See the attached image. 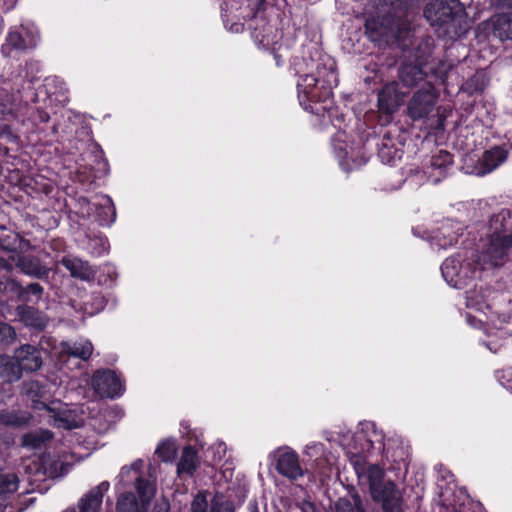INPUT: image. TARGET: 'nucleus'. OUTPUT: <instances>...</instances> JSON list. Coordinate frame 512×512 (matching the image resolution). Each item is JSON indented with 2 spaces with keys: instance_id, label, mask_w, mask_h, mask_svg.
Returning <instances> with one entry per match:
<instances>
[{
  "instance_id": "nucleus-19",
  "label": "nucleus",
  "mask_w": 512,
  "mask_h": 512,
  "mask_svg": "<svg viewBox=\"0 0 512 512\" xmlns=\"http://www.w3.org/2000/svg\"><path fill=\"white\" fill-rule=\"evenodd\" d=\"M469 264L463 265L460 260L449 257L441 265V272L444 279L454 287H459L462 280L467 277Z\"/></svg>"
},
{
  "instance_id": "nucleus-2",
  "label": "nucleus",
  "mask_w": 512,
  "mask_h": 512,
  "mask_svg": "<svg viewBox=\"0 0 512 512\" xmlns=\"http://www.w3.org/2000/svg\"><path fill=\"white\" fill-rule=\"evenodd\" d=\"M419 0H392L388 12L382 16L368 18L366 34L372 41L406 38L410 30L409 15Z\"/></svg>"
},
{
  "instance_id": "nucleus-21",
  "label": "nucleus",
  "mask_w": 512,
  "mask_h": 512,
  "mask_svg": "<svg viewBox=\"0 0 512 512\" xmlns=\"http://www.w3.org/2000/svg\"><path fill=\"white\" fill-rule=\"evenodd\" d=\"M508 157V150L501 146H494L489 150H486L479 163V175H486L500 165H502Z\"/></svg>"
},
{
  "instance_id": "nucleus-31",
  "label": "nucleus",
  "mask_w": 512,
  "mask_h": 512,
  "mask_svg": "<svg viewBox=\"0 0 512 512\" xmlns=\"http://www.w3.org/2000/svg\"><path fill=\"white\" fill-rule=\"evenodd\" d=\"M62 352L68 356L87 361L93 352V345L90 341L65 342L62 346Z\"/></svg>"
},
{
  "instance_id": "nucleus-40",
  "label": "nucleus",
  "mask_w": 512,
  "mask_h": 512,
  "mask_svg": "<svg viewBox=\"0 0 512 512\" xmlns=\"http://www.w3.org/2000/svg\"><path fill=\"white\" fill-rule=\"evenodd\" d=\"M21 238L18 234L10 233L0 236V249L6 252H14L20 247Z\"/></svg>"
},
{
  "instance_id": "nucleus-53",
  "label": "nucleus",
  "mask_w": 512,
  "mask_h": 512,
  "mask_svg": "<svg viewBox=\"0 0 512 512\" xmlns=\"http://www.w3.org/2000/svg\"><path fill=\"white\" fill-rule=\"evenodd\" d=\"M34 96H36V94H35V93H34ZM32 101H33V102H36V97H34V98L32 99Z\"/></svg>"
},
{
  "instance_id": "nucleus-46",
  "label": "nucleus",
  "mask_w": 512,
  "mask_h": 512,
  "mask_svg": "<svg viewBox=\"0 0 512 512\" xmlns=\"http://www.w3.org/2000/svg\"><path fill=\"white\" fill-rule=\"evenodd\" d=\"M248 7L251 10L250 17H255L259 12L265 10L266 0H247Z\"/></svg>"
},
{
  "instance_id": "nucleus-5",
  "label": "nucleus",
  "mask_w": 512,
  "mask_h": 512,
  "mask_svg": "<svg viewBox=\"0 0 512 512\" xmlns=\"http://www.w3.org/2000/svg\"><path fill=\"white\" fill-rule=\"evenodd\" d=\"M438 99L436 88L431 82H425L407 103L406 113L412 121L427 118L434 110Z\"/></svg>"
},
{
  "instance_id": "nucleus-45",
  "label": "nucleus",
  "mask_w": 512,
  "mask_h": 512,
  "mask_svg": "<svg viewBox=\"0 0 512 512\" xmlns=\"http://www.w3.org/2000/svg\"><path fill=\"white\" fill-rule=\"evenodd\" d=\"M498 380L506 389L512 391V370L503 369L497 373Z\"/></svg>"
},
{
  "instance_id": "nucleus-41",
  "label": "nucleus",
  "mask_w": 512,
  "mask_h": 512,
  "mask_svg": "<svg viewBox=\"0 0 512 512\" xmlns=\"http://www.w3.org/2000/svg\"><path fill=\"white\" fill-rule=\"evenodd\" d=\"M16 339L14 327L6 322L0 321V343L10 344Z\"/></svg>"
},
{
  "instance_id": "nucleus-35",
  "label": "nucleus",
  "mask_w": 512,
  "mask_h": 512,
  "mask_svg": "<svg viewBox=\"0 0 512 512\" xmlns=\"http://www.w3.org/2000/svg\"><path fill=\"white\" fill-rule=\"evenodd\" d=\"M117 512H147L132 492L122 493L116 503Z\"/></svg>"
},
{
  "instance_id": "nucleus-16",
  "label": "nucleus",
  "mask_w": 512,
  "mask_h": 512,
  "mask_svg": "<svg viewBox=\"0 0 512 512\" xmlns=\"http://www.w3.org/2000/svg\"><path fill=\"white\" fill-rule=\"evenodd\" d=\"M5 290L15 295L19 301L23 302L22 304L32 301L33 297L38 301L44 293V287L39 283L33 282L23 286L16 279L7 280Z\"/></svg>"
},
{
  "instance_id": "nucleus-13",
  "label": "nucleus",
  "mask_w": 512,
  "mask_h": 512,
  "mask_svg": "<svg viewBox=\"0 0 512 512\" xmlns=\"http://www.w3.org/2000/svg\"><path fill=\"white\" fill-rule=\"evenodd\" d=\"M16 267L21 273L35 279H48L50 268L42 264L35 255H18L15 260Z\"/></svg>"
},
{
  "instance_id": "nucleus-26",
  "label": "nucleus",
  "mask_w": 512,
  "mask_h": 512,
  "mask_svg": "<svg viewBox=\"0 0 512 512\" xmlns=\"http://www.w3.org/2000/svg\"><path fill=\"white\" fill-rule=\"evenodd\" d=\"M349 497L339 498L334 505V512H367L360 494L354 487L349 489Z\"/></svg>"
},
{
  "instance_id": "nucleus-17",
  "label": "nucleus",
  "mask_w": 512,
  "mask_h": 512,
  "mask_svg": "<svg viewBox=\"0 0 512 512\" xmlns=\"http://www.w3.org/2000/svg\"><path fill=\"white\" fill-rule=\"evenodd\" d=\"M276 470L291 480H296L304 475V470L299 463V456L295 451L281 453L276 462Z\"/></svg>"
},
{
  "instance_id": "nucleus-37",
  "label": "nucleus",
  "mask_w": 512,
  "mask_h": 512,
  "mask_svg": "<svg viewBox=\"0 0 512 512\" xmlns=\"http://www.w3.org/2000/svg\"><path fill=\"white\" fill-rule=\"evenodd\" d=\"M155 454L163 461H173L177 454L176 441L173 439H166L160 442L155 450Z\"/></svg>"
},
{
  "instance_id": "nucleus-34",
  "label": "nucleus",
  "mask_w": 512,
  "mask_h": 512,
  "mask_svg": "<svg viewBox=\"0 0 512 512\" xmlns=\"http://www.w3.org/2000/svg\"><path fill=\"white\" fill-rule=\"evenodd\" d=\"M493 35L500 40L512 39V13L496 17L493 22Z\"/></svg>"
},
{
  "instance_id": "nucleus-28",
  "label": "nucleus",
  "mask_w": 512,
  "mask_h": 512,
  "mask_svg": "<svg viewBox=\"0 0 512 512\" xmlns=\"http://www.w3.org/2000/svg\"><path fill=\"white\" fill-rule=\"evenodd\" d=\"M489 223L493 234H512V210L501 209L491 216Z\"/></svg>"
},
{
  "instance_id": "nucleus-32",
  "label": "nucleus",
  "mask_w": 512,
  "mask_h": 512,
  "mask_svg": "<svg viewBox=\"0 0 512 512\" xmlns=\"http://www.w3.org/2000/svg\"><path fill=\"white\" fill-rule=\"evenodd\" d=\"M136 491L139 497L138 501L142 504L143 510H148L155 496V485L150 480L137 476Z\"/></svg>"
},
{
  "instance_id": "nucleus-33",
  "label": "nucleus",
  "mask_w": 512,
  "mask_h": 512,
  "mask_svg": "<svg viewBox=\"0 0 512 512\" xmlns=\"http://www.w3.org/2000/svg\"><path fill=\"white\" fill-rule=\"evenodd\" d=\"M106 304L107 301L101 292H93L81 302L80 309L85 315L94 316L100 313Z\"/></svg>"
},
{
  "instance_id": "nucleus-39",
  "label": "nucleus",
  "mask_w": 512,
  "mask_h": 512,
  "mask_svg": "<svg viewBox=\"0 0 512 512\" xmlns=\"http://www.w3.org/2000/svg\"><path fill=\"white\" fill-rule=\"evenodd\" d=\"M97 215L102 226H109L115 221L116 209L110 197H107V205L101 206Z\"/></svg>"
},
{
  "instance_id": "nucleus-51",
  "label": "nucleus",
  "mask_w": 512,
  "mask_h": 512,
  "mask_svg": "<svg viewBox=\"0 0 512 512\" xmlns=\"http://www.w3.org/2000/svg\"><path fill=\"white\" fill-rule=\"evenodd\" d=\"M37 473H41L43 476L45 477H53L54 474L53 472H50L48 473V471L46 470V468H43L42 466H40L38 469H37Z\"/></svg>"
},
{
  "instance_id": "nucleus-38",
  "label": "nucleus",
  "mask_w": 512,
  "mask_h": 512,
  "mask_svg": "<svg viewBox=\"0 0 512 512\" xmlns=\"http://www.w3.org/2000/svg\"><path fill=\"white\" fill-rule=\"evenodd\" d=\"M19 479L15 473H0V497L17 491Z\"/></svg>"
},
{
  "instance_id": "nucleus-25",
  "label": "nucleus",
  "mask_w": 512,
  "mask_h": 512,
  "mask_svg": "<svg viewBox=\"0 0 512 512\" xmlns=\"http://www.w3.org/2000/svg\"><path fill=\"white\" fill-rule=\"evenodd\" d=\"M23 372L17 362L15 355H0V379L6 383L18 381Z\"/></svg>"
},
{
  "instance_id": "nucleus-22",
  "label": "nucleus",
  "mask_w": 512,
  "mask_h": 512,
  "mask_svg": "<svg viewBox=\"0 0 512 512\" xmlns=\"http://www.w3.org/2000/svg\"><path fill=\"white\" fill-rule=\"evenodd\" d=\"M426 72L420 65L414 63H403L398 69V78L402 85L407 88H413L420 83L426 82Z\"/></svg>"
},
{
  "instance_id": "nucleus-50",
  "label": "nucleus",
  "mask_w": 512,
  "mask_h": 512,
  "mask_svg": "<svg viewBox=\"0 0 512 512\" xmlns=\"http://www.w3.org/2000/svg\"><path fill=\"white\" fill-rule=\"evenodd\" d=\"M153 512H169V504L156 506Z\"/></svg>"
},
{
  "instance_id": "nucleus-23",
  "label": "nucleus",
  "mask_w": 512,
  "mask_h": 512,
  "mask_svg": "<svg viewBox=\"0 0 512 512\" xmlns=\"http://www.w3.org/2000/svg\"><path fill=\"white\" fill-rule=\"evenodd\" d=\"M199 466L200 461L196 449L191 445L185 446L177 463V474L192 477Z\"/></svg>"
},
{
  "instance_id": "nucleus-6",
  "label": "nucleus",
  "mask_w": 512,
  "mask_h": 512,
  "mask_svg": "<svg viewBox=\"0 0 512 512\" xmlns=\"http://www.w3.org/2000/svg\"><path fill=\"white\" fill-rule=\"evenodd\" d=\"M92 387L101 398L116 399L125 392L121 377L110 369L96 370L92 376Z\"/></svg>"
},
{
  "instance_id": "nucleus-52",
  "label": "nucleus",
  "mask_w": 512,
  "mask_h": 512,
  "mask_svg": "<svg viewBox=\"0 0 512 512\" xmlns=\"http://www.w3.org/2000/svg\"><path fill=\"white\" fill-rule=\"evenodd\" d=\"M5 1H6V3H8L7 9H12V8H14V6L16 5L18 0H5Z\"/></svg>"
},
{
  "instance_id": "nucleus-36",
  "label": "nucleus",
  "mask_w": 512,
  "mask_h": 512,
  "mask_svg": "<svg viewBox=\"0 0 512 512\" xmlns=\"http://www.w3.org/2000/svg\"><path fill=\"white\" fill-rule=\"evenodd\" d=\"M143 467V460L137 459L129 466H123L118 475L119 483L123 486L128 485L132 479L140 476V470Z\"/></svg>"
},
{
  "instance_id": "nucleus-29",
  "label": "nucleus",
  "mask_w": 512,
  "mask_h": 512,
  "mask_svg": "<svg viewBox=\"0 0 512 512\" xmlns=\"http://www.w3.org/2000/svg\"><path fill=\"white\" fill-rule=\"evenodd\" d=\"M83 248L93 257H100L108 252V239L101 233H88Z\"/></svg>"
},
{
  "instance_id": "nucleus-18",
  "label": "nucleus",
  "mask_w": 512,
  "mask_h": 512,
  "mask_svg": "<svg viewBox=\"0 0 512 512\" xmlns=\"http://www.w3.org/2000/svg\"><path fill=\"white\" fill-rule=\"evenodd\" d=\"M55 404V402H52L44 409L49 413L51 425L68 430L76 428L77 422L72 411L60 402L57 405Z\"/></svg>"
},
{
  "instance_id": "nucleus-11",
  "label": "nucleus",
  "mask_w": 512,
  "mask_h": 512,
  "mask_svg": "<svg viewBox=\"0 0 512 512\" xmlns=\"http://www.w3.org/2000/svg\"><path fill=\"white\" fill-rule=\"evenodd\" d=\"M452 165L453 155L446 150H440L431 156L425 173L429 175L433 183L437 184L448 175Z\"/></svg>"
},
{
  "instance_id": "nucleus-42",
  "label": "nucleus",
  "mask_w": 512,
  "mask_h": 512,
  "mask_svg": "<svg viewBox=\"0 0 512 512\" xmlns=\"http://www.w3.org/2000/svg\"><path fill=\"white\" fill-rule=\"evenodd\" d=\"M234 505L231 501L220 500L215 496L211 501L210 512H234Z\"/></svg>"
},
{
  "instance_id": "nucleus-8",
  "label": "nucleus",
  "mask_w": 512,
  "mask_h": 512,
  "mask_svg": "<svg viewBox=\"0 0 512 512\" xmlns=\"http://www.w3.org/2000/svg\"><path fill=\"white\" fill-rule=\"evenodd\" d=\"M37 41V37L25 28L11 30L1 46V54L4 57H12L13 52L24 53L28 49L35 48Z\"/></svg>"
},
{
  "instance_id": "nucleus-43",
  "label": "nucleus",
  "mask_w": 512,
  "mask_h": 512,
  "mask_svg": "<svg viewBox=\"0 0 512 512\" xmlns=\"http://www.w3.org/2000/svg\"><path fill=\"white\" fill-rule=\"evenodd\" d=\"M208 502L204 492L200 491L191 503V512H207Z\"/></svg>"
},
{
  "instance_id": "nucleus-20",
  "label": "nucleus",
  "mask_w": 512,
  "mask_h": 512,
  "mask_svg": "<svg viewBox=\"0 0 512 512\" xmlns=\"http://www.w3.org/2000/svg\"><path fill=\"white\" fill-rule=\"evenodd\" d=\"M110 484L108 481H103L99 485L90 489L79 500L80 512H98L103 501L104 493L108 491Z\"/></svg>"
},
{
  "instance_id": "nucleus-14",
  "label": "nucleus",
  "mask_w": 512,
  "mask_h": 512,
  "mask_svg": "<svg viewBox=\"0 0 512 512\" xmlns=\"http://www.w3.org/2000/svg\"><path fill=\"white\" fill-rule=\"evenodd\" d=\"M59 263L69 271L73 278L87 282L95 279L97 270L86 260L79 257L64 256Z\"/></svg>"
},
{
  "instance_id": "nucleus-15",
  "label": "nucleus",
  "mask_w": 512,
  "mask_h": 512,
  "mask_svg": "<svg viewBox=\"0 0 512 512\" xmlns=\"http://www.w3.org/2000/svg\"><path fill=\"white\" fill-rule=\"evenodd\" d=\"M14 355L22 372H35L42 366L41 352L33 345L25 344L20 346L15 350Z\"/></svg>"
},
{
  "instance_id": "nucleus-47",
  "label": "nucleus",
  "mask_w": 512,
  "mask_h": 512,
  "mask_svg": "<svg viewBox=\"0 0 512 512\" xmlns=\"http://www.w3.org/2000/svg\"><path fill=\"white\" fill-rule=\"evenodd\" d=\"M35 118L39 120V122L46 123L50 120V115L43 109H37Z\"/></svg>"
},
{
  "instance_id": "nucleus-4",
  "label": "nucleus",
  "mask_w": 512,
  "mask_h": 512,
  "mask_svg": "<svg viewBox=\"0 0 512 512\" xmlns=\"http://www.w3.org/2000/svg\"><path fill=\"white\" fill-rule=\"evenodd\" d=\"M423 14L429 24L444 35H458L465 30L463 24L467 15L459 0H434L425 6Z\"/></svg>"
},
{
  "instance_id": "nucleus-1",
  "label": "nucleus",
  "mask_w": 512,
  "mask_h": 512,
  "mask_svg": "<svg viewBox=\"0 0 512 512\" xmlns=\"http://www.w3.org/2000/svg\"><path fill=\"white\" fill-rule=\"evenodd\" d=\"M316 55V59L311 57L306 64L310 72L299 76L298 97L311 102H325L332 97V90L338 85L337 67L335 61L328 55L318 51Z\"/></svg>"
},
{
  "instance_id": "nucleus-24",
  "label": "nucleus",
  "mask_w": 512,
  "mask_h": 512,
  "mask_svg": "<svg viewBox=\"0 0 512 512\" xmlns=\"http://www.w3.org/2000/svg\"><path fill=\"white\" fill-rule=\"evenodd\" d=\"M33 416L28 411L0 410V425L11 428H23L30 424Z\"/></svg>"
},
{
  "instance_id": "nucleus-30",
  "label": "nucleus",
  "mask_w": 512,
  "mask_h": 512,
  "mask_svg": "<svg viewBox=\"0 0 512 512\" xmlns=\"http://www.w3.org/2000/svg\"><path fill=\"white\" fill-rule=\"evenodd\" d=\"M53 438V433L47 429H38L25 433L21 445L28 449H41Z\"/></svg>"
},
{
  "instance_id": "nucleus-27",
  "label": "nucleus",
  "mask_w": 512,
  "mask_h": 512,
  "mask_svg": "<svg viewBox=\"0 0 512 512\" xmlns=\"http://www.w3.org/2000/svg\"><path fill=\"white\" fill-rule=\"evenodd\" d=\"M378 158L384 164L392 165L402 157V151L398 149L390 137L384 136L377 142Z\"/></svg>"
},
{
  "instance_id": "nucleus-12",
  "label": "nucleus",
  "mask_w": 512,
  "mask_h": 512,
  "mask_svg": "<svg viewBox=\"0 0 512 512\" xmlns=\"http://www.w3.org/2000/svg\"><path fill=\"white\" fill-rule=\"evenodd\" d=\"M22 393L31 401L34 409L44 410L48 407L49 387L45 382L38 380L24 381L22 384Z\"/></svg>"
},
{
  "instance_id": "nucleus-10",
  "label": "nucleus",
  "mask_w": 512,
  "mask_h": 512,
  "mask_svg": "<svg viewBox=\"0 0 512 512\" xmlns=\"http://www.w3.org/2000/svg\"><path fill=\"white\" fill-rule=\"evenodd\" d=\"M15 317L25 327L35 331H43L48 324V318L42 311L27 304L16 306Z\"/></svg>"
},
{
  "instance_id": "nucleus-9",
  "label": "nucleus",
  "mask_w": 512,
  "mask_h": 512,
  "mask_svg": "<svg viewBox=\"0 0 512 512\" xmlns=\"http://www.w3.org/2000/svg\"><path fill=\"white\" fill-rule=\"evenodd\" d=\"M510 250H512V233L505 235L491 233L485 256L493 266L498 267L503 265Z\"/></svg>"
},
{
  "instance_id": "nucleus-44",
  "label": "nucleus",
  "mask_w": 512,
  "mask_h": 512,
  "mask_svg": "<svg viewBox=\"0 0 512 512\" xmlns=\"http://www.w3.org/2000/svg\"><path fill=\"white\" fill-rule=\"evenodd\" d=\"M0 139H5L9 143L18 144L20 137L13 132L7 124H0Z\"/></svg>"
},
{
  "instance_id": "nucleus-7",
  "label": "nucleus",
  "mask_w": 512,
  "mask_h": 512,
  "mask_svg": "<svg viewBox=\"0 0 512 512\" xmlns=\"http://www.w3.org/2000/svg\"><path fill=\"white\" fill-rule=\"evenodd\" d=\"M408 92L400 88L396 81L385 84L377 94L378 109L381 114L392 116L404 103Z\"/></svg>"
},
{
  "instance_id": "nucleus-3",
  "label": "nucleus",
  "mask_w": 512,
  "mask_h": 512,
  "mask_svg": "<svg viewBox=\"0 0 512 512\" xmlns=\"http://www.w3.org/2000/svg\"><path fill=\"white\" fill-rule=\"evenodd\" d=\"M355 472L359 480H366L372 500L383 512H404L403 492L392 480L385 479V471L377 464L356 463Z\"/></svg>"
},
{
  "instance_id": "nucleus-49",
  "label": "nucleus",
  "mask_w": 512,
  "mask_h": 512,
  "mask_svg": "<svg viewBox=\"0 0 512 512\" xmlns=\"http://www.w3.org/2000/svg\"><path fill=\"white\" fill-rule=\"evenodd\" d=\"M303 512H320L313 503H306L303 507Z\"/></svg>"
},
{
  "instance_id": "nucleus-48",
  "label": "nucleus",
  "mask_w": 512,
  "mask_h": 512,
  "mask_svg": "<svg viewBox=\"0 0 512 512\" xmlns=\"http://www.w3.org/2000/svg\"><path fill=\"white\" fill-rule=\"evenodd\" d=\"M12 268H13V266L8 260L0 257V269H4L6 271H11Z\"/></svg>"
}]
</instances>
